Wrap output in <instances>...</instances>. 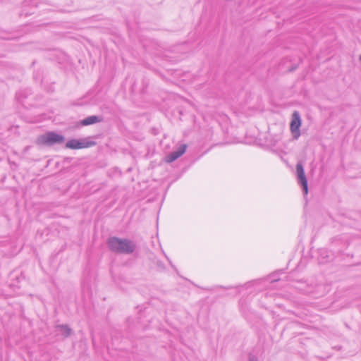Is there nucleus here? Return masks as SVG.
I'll list each match as a JSON object with an SVG mask.
<instances>
[{"instance_id":"10","label":"nucleus","mask_w":361,"mask_h":361,"mask_svg":"<svg viewBox=\"0 0 361 361\" xmlns=\"http://www.w3.org/2000/svg\"><path fill=\"white\" fill-rule=\"evenodd\" d=\"M250 361H259V360L255 356H250Z\"/></svg>"},{"instance_id":"13","label":"nucleus","mask_w":361,"mask_h":361,"mask_svg":"<svg viewBox=\"0 0 361 361\" xmlns=\"http://www.w3.org/2000/svg\"><path fill=\"white\" fill-rule=\"evenodd\" d=\"M166 258L167 260H169V258L168 257V256H166Z\"/></svg>"},{"instance_id":"7","label":"nucleus","mask_w":361,"mask_h":361,"mask_svg":"<svg viewBox=\"0 0 361 361\" xmlns=\"http://www.w3.org/2000/svg\"><path fill=\"white\" fill-rule=\"evenodd\" d=\"M103 121V118L101 116H88L80 121L81 125L82 126H90L97 123L102 122Z\"/></svg>"},{"instance_id":"5","label":"nucleus","mask_w":361,"mask_h":361,"mask_svg":"<svg viewBox=\"0 0 361 361\" xmlns=\"http://www.w3.org/2000/svg\"><path fill=\"white\" fill-rule=\"evenodd\" d=\"M296 173L298 183L301 185L304 195H306L308 192L307 180L305 174L303 166L301 163L297 164Z\"/></svg>"},{"instance_id":"4","label":"nucleus","mask_w":361,"mask_h":361,"mask_svg":"<svg viewBox=\"0 0 361 361\" xmlns=\"http://www.w3.org/2000/svg\"><path fill=\"white\" fill-rule=\"evenodd\" d=\"M301 126V118L298 111H294L292 115V119L290 124V129L293 137L298 140L300 136V128Z\"/></svg>"},{"instance_id":"9","label":"nucleus","mask_w":361,"mask_h":361,"mask_svg":"<svg viewBox=\"0 0 361 361\" xmlns=\"http://www.w3.org/2000/svg\"><path fill=\"white\" fill-rule=\"evenodd\" d=\"M319 257H318V260L319 263H325L327 262L326 258L329 257L328 251L325 249H321L319 251Z\"/></svg>"},{"instance_id":"3","label":"nucleus","mask_w":361,"mask_h":361,"mask_svg":"<svg viewBox=\"0 0 361 361\" xmlns=\"http://www.w3.org/2000/svg\"><path fill=\"white\" fill-rule=\"evenodd\" d=\"M96 145L94 141L90 140V137L82 139H71L66 143V147L73 149L87 148Z\"/></svg>"},{"instance_id":"1","label":"nucleus","mask_w":361,"mask_h":361,"mask_svg":"<svg viewBox=\"0 0 361 361\" xmlns=\"http://www.w3.org/2000/svg\"><path fill=\"white\" fill-rule=\"evenodd\" d=\"M107 245L111 251L126 255L132 254L136 248V245L133 240L118 237L109 238Z\"/></svg>"},{"instance_id":"12","label":"nucleus","mask_w":361,"mask_h":361,"mask_svg":"<svg viewBox=\"0 0 361 361\" xmlns=\"http://www.w3.org/2000/svg\"><path fill=\"white\" fill-rule=\"evenodd\" d=\"M166 258L167 260H169V258L168 257V256H166Z\"/></svg>"},{"instance_id":"14","label":"nucleus","mask_w":361,"mask_h":361,"mask_svg":"<svg viewBox=\"0 0 361 361\" xmlns=\"http://www.w3.org/2000/svg\"><path fill=\"white\" fill-rule=\"evenodd\" d=\"M166 258L167 260H169V258L168 257V256H166Z\"/></svg>"},{"instance_id":"8","label":"nucleus","mask_w":361,"mask_h":361,"mask_svg":"<svg viewBox=\"0 0 361 361\" xmlns=\"http://www.w3.org/2000/svg\"><path fill=\"white\" fill-rule=\"evenodd\" d=\"M56 331L62 336L67 337L71 334V329L67 325H59L56 326Z\"/></svg>"},{"instance_id":"6","label":"nucleus","mask_w":361,"mask_h":361,"mask_svg":"<svg viewBox=\"0 0 361 361\" xmlns=\"http://www.w3.org/2000/svg\"><path fill=\"white\" fill-rule=\"evenodd\" d=\"M187 146L186 145H181L177 150L172 152L166 157V161L168 163L173 162L176 159H177L178 157L182 156L185 150H186Z\"/></svg>"},{"instance_id":"15","label":"nucleus","mask_w":361,"mask_h":361,"mask_svg":"<svg viewBox=\"0 0 361 361\" xmlns=\"http://www.w3.org/2000/svg\"><path fill=\"white\" fill-rule=\"evenodd\" d=\"M360 61H361V56H360Z\"/></svg>"},{"instance_id":"11","label":"nucleus","mask_w":361,"mask_h":361,"mask_svg":"<svg viewBox=\"0 0 361 361\" xmlns=\"http://www.w3.org/2000/svg\"><path fill=\"white\" fill-rule=\"evenodd\" d=\"M278 280H279L278 279H271V281H277Z\"/></svg>"},{"instance_id":"2","label":"nucleus","mask_w":361,"mask_h":361,"mask_svg":"<svg viewBox=\"0 0 361 361\" xmlns=\"http://www.w3.org/2000/svg\"><path fill=\"white\" fill-rule=\"evenodd\" d=\"M64 137L56 133L49 131L47 132L37 138V143L47 146H51L55 144H61L64 142Z\"/></svg>"}]
</instances>
